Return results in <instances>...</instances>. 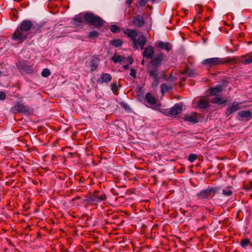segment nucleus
Wrapping results in <instances>:
<instances>
[{
	"mask_svg": "<svg viewBox=\"0 0 252 252\" xmlns=\"http://www.w3.org/2000/svg\"><path fill=\"white\" fill-rule=\"evenodd\" d=\"M74 20V25L75 26H78L85 21L95 27H100L103 24V20L100 17L89 13H81L75 16Z\"/></svg>",
	"mask_w": 252,
	"mask_h": 252,
	"instance_id": "1",
	"label": "nucleus"
},
{
	"mask_svg": "<svg viewBox=\"0 0 252 252\" xmlns=\"http://www.w3.org/2000/svg\"><path fill=\"white\" fill-rule=\"evenodd\" d=\"M124 33L131 39L133 43V47L135 49L137 50L139 48L141 49L144 48L146 42V39L144 36L140 35L137 39L136 37L138 36V33L134 30H125Z\"/></svg>",
	"mask_w": 252,
	"mask_h": 252,
	"instance_id": "2",
	"label": "nucleus"
},
{
	"mask_svg": "<svg viewBox=\"0 0 252 252\" xmlns=\"http://www.w3.org/2000/svg\"><path fill=\"white\" fill-rule=\"evenodd\" d=\"M28 34L17 28L11 36L13 40L17 41L18 43L23 42L27 37Z\"/></svg>",
	"mask_w": 252,
	"mask_h": 252,
	"instance_id": "3",
	"label": "nucleus"
},
{
	"mask_svg": "<svg viewBox=\"0 0 252 252\" xmlns=\"http://www.w3.org/2000/svg\"><path fill=\"white\" fill-rule=\"evenodd\" d=\"M105 194L99 191H95L92 195L89 197V200L91 202H100L106 199Z\"/></svg>",
	"mask_w": 252,
	"mask_h": 252,
	"instance_id": "4",
	"label": "nucleus"
},
{
	"mask_svg": "<svg viewBox=\"0 0 252 252\" xmlns=\"http://www.w3.org/2000/svg\"><path fill=\"white\" fill-rule=\"evenodd\" d=\"M222 63L221 59L220 58H212L203 61L202 63L209 66L217 65Z\"/></svg>",
	"mask_w": 252,
	"mask_h": 252,
	"instance_id": "5",
	"label": "nucleus"
},
{
	"mask_svg": "<svg viewBox=\"0 0 252 252\" xmlns=\"http://www.w3.org/2000/svg\"><path fill=\"white\" fill-rule=\"evenodd\" d=\"M32 26V23L31 21L25 20L21 23L20 27L18 28L24 32L28 35H29L30 31Z\"/></svg>",
	"mask_w": 252,
	"mask_h": 252,
	"instance_id": "6",
	"label": "nucleus"
},
{
	"mask_svg": "<svg viewBox=\"0 0 252 252\" xmlns=\"http://www.w3.org/2000/svg\"><path fill=\"white\" fill-rule=\"evenodd\" d=\"M241 103L236 102H233L227 108L226 111V114L229 115L236 111L240 109L242 107L240 106Z\"/></svg>",
	"mask_w": 252,
	"mask_h": 252,
	"instance_id": "7",
	"label": "nucleus"
},
{
	"mask_svg": "<svg viewBox=\"0 0 252 252\" xmlns=\"http://www.w3.org/2000/svg\"><path fill=\"white\" fill-rule=\"evenodd\" d=\"M11 112L13 113L18 112H26L28 111V108L26 106L22 103H18L16 105L13 106L11 109Z\"/></svg>",
	"mask_w": 252,
	"mask_h": 252,
	"instance_id": "8",
	"label": "nucleus"
},
{
	"mask_svg": "<svg viewBox=\"0 0 252 252\" xmlns=\"http://www.w3.org/2000/svg\"><path fill=\"white\" fill-rule=\"evenodd\" d=\"M214 191L212 188H208L204 190H201L197 194V196L200 199H205L212 195Z\"/></svg>",
	"mask_w": 252,
	"mask_h": 252,
	"instance_id": "9",
	"label": "nucleus"
},
{
	"mask_svg": "<svg viewBox=\"0 0 252 252\" xmlns=\"http://www.w3.org/2000/svg\"><path fill=\"white\" fill-rule=\"evenodd\" d=\"M112 80V76L109 73H102L100 77L98 79L97 82L102 84L105 83H108Z\"/></svg>",
	"mask_w": 252,
	"mask_h": 252,
	"instance_id": "10",
	"label": "nucleus"
},
{
	"mask_svg": "<svg viewBox=\"0 0 252 252\" xmlns=\"http://www.w3.org/2000/svg\"><path fill=\"white\" fill-rule=\"evenodd\" d=\"M154 53V51L153 50V48L152 46H149L148 47H146L143 53V56L144 57H146L148 59H152L153 57V55Z\"/></svg>",
	"mask_w": 252,
	"mask_h": 252,
	"instance_id": "11",
	"label": "nucleus"
},
{
	"mask_svg": "<svg viewBox=\"0 0 252 252\" xmlns=\"http://www.w3.org/2000/svg\"><path fill=\"white\" fill-rule=\"evenodd\" d=\"M185 120L193 124L197 123L198 122L197 114L192 113L191 114L186 115L185 117Z\"/></svg>",
	"mask_w": 252,
	"mask_h": 252,
	"instance_id": "12",
	"label": "nucleus"
},
{
	"mask_svg": "<svg viewBox=\"0 0 252 252\" xmlns=\"http://www.w3.org/2000/svg\"><path fill=\"white\" fill-rule=\"evenodd\" d=\"M182 109V105L179 104H176L170 109L169 113L172 115H178L181 112Z\"/></svg>",
	"mask_w": 252,
	"mask_h": 252,
	"instance_id": "13",
	"label": "nucleus"
},
{
	"mask_svg": "<svg viewBox=\"0 0 252 252\" xmlns=\"http://www.w3.org/2000/svg\"><path fill=\"white\" fill-rule=\"evenodd\" d=\"M157 46L158 47L164 49L166 51H169L172 48V46L169 43L163 42L162 41L158 42L157 43Z\"/></svg>",
	"mask_w": 252,
	"mask_h": 252,
	"instance_id": "14",
	"label": "nucleus"
},
{
	"mask_svg": "<svg viewBox=\"0 0 252 252\" xmlns=\"http://www.w3.org/2000/svg\"><path fill=\"white\" fill-rule=\"evenodd\" d=\"M163 55L161 53H159L151 61V64L152 65L158 66L161 62L162 61Z\"/></svg>",
	"mask_w": 252,
	"mask_h": 252,
	"instance_id": "15",
	"label": "nucleus"
},
{
	"mask_svg": "<svg viewBox=\"0 0 252 252\" xmlns=\"http://www.w3.org/2000/svg\"><path fill=\"white\" fill-rule=\"evenodd\" d=\"M133 22L135 26L138 27L142 26L144 23L143 17L140 15L134 17Z\"/></svg>",
	"mask_w": 252,
	"mask_h": 252,
	"instance_id": "16",
	"label": "nucleus"
},
{
	"mask_svg": "<svg viewBox=\"0 0 252 252\" xmlns=\"http://www.w3.org/2000/svg\"><path fill=\"white\" fill-rule=\"evenodd\" d=\"M209 106V102L204 99H200L198 101L197 106L200 109H206Z\"/></svg>",
	"mask_w": 252,
	"mask_h": 252,
	"instance_id": "17",
	"label": "nucleus"
},
{
	"mask_svg": "<svg viewBox=\"0 0 252 252\" xmlns=\"http://www.w3.org/2000/svg\"><path fill=\"white\" fill-rule=\"evenodd\" d=\"M222 91V88L220 86H217V87L211 88L210 90V94L211 95H218Z\"/></svg>",
	"mask_w": 252,
	"mask_h": 252,
	"instance_id": "18",
	"label": "nucleus"
},
{
	"mask_svg": "<svg viewBox=\"0 0 252 252\" xmlns=\"http://www.w3.org/2000/svg\"><path fill=\"white\" fill-rule=\"evenodd\" d=\"M145 99L148 103L150 105L156 104L157 101L155 98L150 93H147L145 96Z\"/></svg>",
	"mask_w": 252,
	"mask_h": 252,
	"instance_id": "19",
	"label": "nucleus"
},
{
	"mask_svg": "<svg viewBox=\"0 0 252 252\" xmlns=\"http://www.w3.org/2000/svg\"><path fill=\"white\" fill-rule=\"evenodd\" d=\"M211 101L214 104H217L218 105H221L223 103H226V100L223 99L221 97L216 96L212 98Z\"/></svg>",
	"mask_w": 252,
	"mask_h": 252,
	"instance_id": "20",
	"label": "nucleus"
},
{
	"mask_svg": "<svg viewBox=\"0 0 252 252\" xmlns=\"http://www.w3.org/2000/svg\"><path fill=\"white\" fill-rule=\"evenodd\" d=\"M238 115L241 118H252V113L249 111L243 110L238 113Z\"/></svg>",
	"mask_w": 252,
	"mask_h": 252,
	"instance_id": "21",
	"label": "nucleus"
},
{
	"mask_svg": "<svg viewBox=\"0 0 252 252\" xmlns=\"http://www.w3.org/2000/svg\"><path fill=\"white\" fill-rule=\"evenodd\" d=\"M158 66H154L152 65V67L150 68L149 70L150 76L153 77H158Z\"/></svg>",
	"mask_w": 252,
	"mask_h": 252,
	"instance_id": "22",
	"label": "nucleus"
},
{
	"mask_svg": "<svg viewBox=\"0 0 252 252\" xmlns=\"http://www.w3.org/2000/svg\"><path fill=\"white\" fill-rule=\"evenodd\" d=\"M125 59V57H122L120 55H115L112 58V60L115 63H121Z\"/></svg>",
	"mask_w": 252,
	"mask_h": 252,
	"instance_id": "23",
	"label": "nucleus"
},
{
	"mask_svg": "<svg viewBox=\"0 0 252 252\" xmlns=\"http://www.w3.org/2000/svg\"><path fill=\"white\" fill-rule=\"evenodd\" d=\"M222 194L225 196H230L233 193L231 187L226 188L222 190Z\"/></svg>",
	"mask_w": 252,
	"mask_h": 252,
	"instance_id": "24",
	"label": "nucleus"
},
{
	"mask_svg": "<svg viewBox=\"0 0 252 252\" xmlns=\"http://www.w3.org/2000/svg\"><path fill=\"white\" fill-rule=\"evenodd\" d=\"M250 244V239L247 238L242 239L240 242V245L243 248H246Z\"/></svg>",
	"mask_w": 252,
	"mask_h": 252,
	"instance_id": "25",
	"label": "nucleus"
},
{
	"mask_svg": "<svg viewBox=\"0 0 252 252\" xmlns=\"http://www.w3.org/2000/svg\"><path fill=\"white\" fill-rule=\"evenodd\" d=\"M111 43L116 47H119L122 45V42L120 39H116L112 40Z\"/></svg>",
	"mask_w": 252,
	"mask_h": 252,
	"instance_id": "26",
	"label": "nucleus"
},
{
	"mask_svg": "<svg viewBox=\"0 0 252 252\" xmlns=\"http://www.w3.org/2000/svg\"><path fill=\"white\" fill-rule=\"evenodd\" d=\"M41 75L44 77H48L50 75V71L48 69L45 68L42 71Z\"/></svg>",
	"mask_w": 252,
	"mask_h": 252,
	"instance_id": "27",
	"label": "nucleus"
},
{
	"mask_svg": "<svg viewBox=\"0 0 252 252\" xmlns=\"http://www.w3.org/2000/svg\"><path fill=\"white\" fill-rule=\"evenodd\" d=\"M184 74L187 75L189 76H191L194 75V72L193 70L190 69L189 68H187L185 70Z\"/></svg>",
	"mask_w": 252,
	"mask_h": 252,
	"instance_id": "28",
	"label": "nucleus"
},
{
	"mask_svg": "<svg viewBox=\"0 0 252 252\" xmlns=\"http://www.w3.org/2000/svg\"><path fill=\"white\" fill-rule=\"evenodd\" d=\"M171 88L172 87L171 86L168 87L167 86H166L165 84H162L161 86V92L163 93L164 91H167L170 90V89H171Z\"/></svg>",
	"mask_w": 252,
	"mask_h": 252,
	"instance_id": "29",
	"label": "nucleus"
},
{
	"mask_svg": "<svg viewBox=\"0 0 252 252\" xmlns=\"http://www.w3.org/2000/svg\"><path fill=\"white\" fill-rule=\"evenodd\" d=\"M110 30L113 32H117L118 31V27L116 25H113L111 26Z\"/></svg>",
	"mask_w": 252,
	"mask_h": 252,
	"instance_id": "30",
	"label": "nucleus"
},
{
	"mask_svg": "<svg viewBox=\"0 0 252 252\" xmlns=\"http://www.w3.org/2000/svg\"><path fill=\"white\" fill-rule=\"evenodd\" d=\"M154 81H153L152 83V87H157L158 85V79L159 78L158 77H154Z\"/></svg>",
	"mask_w": 252,
	"mask_h": 252,
	"instance_id": "31",
	"label": "nucleus"
},
{
	"mask_svg": "<svg viewBox=\"0 0 252 252\" xmlns=\"http://www.w3.org/2000/svg\"><path fill=\"white\" fill-rule=\"evenodd\" d=\"M118 87L116 83H113L111 84V90L113 92L115 93L117 91Z\"/></svg>",
	"mask_w": 252,
	"mask_h": 252,
	"instance_id": "32",
	"label": "nucleus"
},
{
	"mask_svg": "<svg viewBox=\"0 0 252 252\" xmlns=\"http://www.w3.org/2000/svg\"><path fill=\"white\" fill-rule=\"evenodd\" d=\"M148 0H138V3L141 6H144L147 3Z\"/></svg>",
	"mask_w": 252,
	"mask_h": 252,
	"instance_id": "33",
	"label": "nucleus"
},
{
	"mask_svg": "<svg viewBox=\"0 0 252 252\" xmlns=\"http://www.w3.org/2000/svg\"><path fill=\"white\" fill-rule=\"evenodd\" d=\"M130 75L133 78H135L136 77V73L134 69L131 68L130 69Z\"/></svg>",
	"mask_w": 252,
	"mask_h": 252,
	"instance_id": "34",
	"label": "nucleus"
},
{
	"mask_svg": "<svg viewBox=\"0 0 252 252\" xmlns=\"http://www.w3.org/2000/svg\"><path fill=\"white\" fill-rule=\"evenodd\" d=\"M98 35V32L96 31H93L90 32L89 36L93 37H96Z\"/></svg>",
	"mask_w": 252,
	"mask_h": 252,
	"instance_id": "35",
	"label": "nucleus"
},
{
	"mask_svg": "<svg viewBox=\"0 0 252 252\" xmlns=\"http://www.w3.org/2000/svg\"><path fill=\"white\" fill-rule=\"evenodd\" d=\"M244 64H248L252 62V56L248 58L247 59H246L244 61Z\"/></svg>",
	"mask_w": 252,
	"mask_h": 252,
	"instance_id": "36",
	"label": "nucleus"
},
{
	"mask_svg": "<svg viewBox=\"0 0 252 252\" xmlns=\"http://www.w3.org/2000/svg\"><path fill=\"white\" fill-rule=\"evenodd\" d=\"M5 97H6V95H5V93L3 92L0 91V100H3L5 99Z\"/></svg>",
	"mask_w": 252,
	"mask_h": 252,
	"instance_id": "37",
	"label": "nucleus"
},
{
	"mask_svg": "<svg viewBox=\"0 0 252 252\" xmlns=\"http://www.w3.org/2000/svg\"><path fill=\"white\" fill-rule=\"evenodd\" d=\"M97 67V64H94V63H93L92 65L91 66V69L92 71L95 70Z\"/></svg>",
	"mask_w": 252,
	"mask_h": 252,
	"instance_id": "38",
	"label": "nucleus"
},
{
	"mask_svg": "<svg viewBox=\"0 0 252 252\" xmlns=\"http://www.w3.org/2000/svg\"><path fill=\"white\" fill-rule=\"evenodd\" d=\"M244 187H245V189L246 190H249L250 189H252V187H251L250 186V183L248 185H245Z\"/></svg>",
	"mask_w": 252,
	"mask_h": 252,
	"instance_id": "39",
	"label": "nucleus"
},
{
	"mask_svg": "<svg viewBox=\"0 0 252 252\" xmlns=\"http://www.w3.org/2000/svg\"><path fill=\"white\" fill-rule=\"evenodd\" d=\"M127 61L130 64H132L133 62V60L132 59V57L130 56L127 58Z\"/></svg>",
	"mask_w": 252,
	"mask_h": 252,
	"instance_id": "40",
	"label": "nucleus"
},
{
	"mask_svg": "<svg viewBox=\"0 0 252 252\" xmlns=\"http://www.w3.org/2000/svg\"><path fill=\"white\" fill-rule=\"evenodd\" d=\"M189 158H197V155L195 154H191L189 155Z\"/></svg>",
	"mask_w": 252,
	"mask_h": 252,
	"instance_id": "41",
	"label": "nucleus"
},
{
	"mask_svg": "<svg viewBox=\"0 0 252 252\" xmlns=\"http://www.w3.org/2000/svg\"><path fill=\"white\" fill-rule=\"evenodd\" d=\"M133 0H126V3L127 4L130 5Z\"/></svg>",
	"mask_w": 252,
	"mask_h": 252,
	"instance_id": "42",
	"label": "nucleus"
},
{
	"mask_svg": "<svg viewBox=\"0 0 252 252\" xmlns=\"http://www.w3.org/2000/svg\"><path fill=\"white\" fill-rule=\"evenodd\" d=\"M190 162H193L196 158H188Z\"/></svg>",
	"mask_w": 252,
	"mask_h": 252,
	"instance_id": "43",
	"label": "nucleus"
},
{
	"mask_svg": "<svg viewBox=\"0 0 252 252\" xmlns=\"http://www.w3.org/2000/svg\"><path fill=\"white\" fill-rule=\"evenodd\" d=\"M123 67L126 69H127L128 68V65H125Z\"/></svg>",
	"mask_w": 252,
	"mask_h": 252,
	"instance_id": "44",
	"label": "nucleus"
},
{
	"mask_svg": "<svg viewBox=\"0 0 252 252\" xmlns=\"http://www.w3.org/2000/svg\"><path fill=\"white\" fill-rule=\"evenodd\" d=\"M250 186L252 187V181L250 182Z\"/></svg>",
	"mask_w": 252,
	"mask_h": 252,
	"instance_id": "45",
	"label": "nucleus"
},
{
	"mask_svg": "<svg viewBox=\"0 0 252 252\" xmlns=\"http://www.w3.org/2000/svg\"><path fill=\"white\" fill-rule=\"evenodd\" d=\"M92 162L93 163V164H94V165H96V164L94 163V160H93V159H92Z\"/></svg>",
	"mask_w": 252,
	"mask_h": 252,
	"instance_id": "46",
	"label": "nucleus"
},
{
	"mask_svg": "<svg viewBox=\"0 0 252 252\" xmlns=\"http://www.w3.org/2000/svg\"><path fill=\"white\" fill-rule=\"evenodd\" d=\"M144 61H142L141 63H142V64H144Z\"/></svg>",
	"mask_w": 252,
	"mask_h": 252,
	"instance_id": "47",
	"label": "nucleus"
},
{
	"mask_svg": "<svg viewBox=\"0 0 252 252\" xmlns=\"http://www.w3.org/2000/svg\"><path fill=\"white\" fill-rule=\"evenodd\" d=\"M1 72H0V75H1Z\"/></svg>",
	"mask_w": 252,
	"mask_h": 252,
	"instance_id": "48",
	"label": "nucleus"
},
{
	"mask_svg": "<svg viewBox=\"0 0 252 252\" xmlns=\"http://www.w3.org/2000/svg\"><path fill=\"white\" fill-rule=\"evenodd\" d=\"M152 1H155L156 0H152Z\"/></svg>",
	"mask_w": 252,
	"mask_h": 252,
	"instance_id": "49",
	"label": "nucleus"
}]
</instances>
